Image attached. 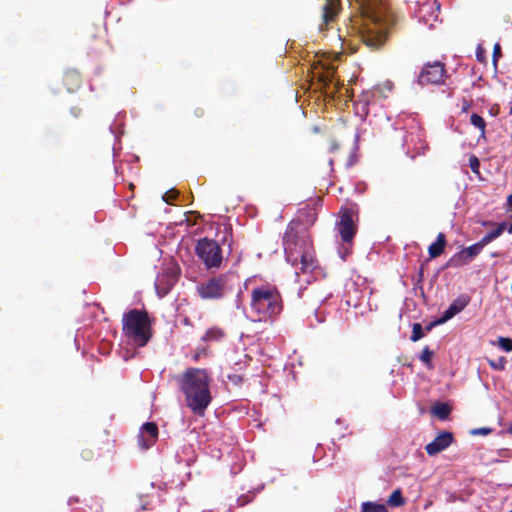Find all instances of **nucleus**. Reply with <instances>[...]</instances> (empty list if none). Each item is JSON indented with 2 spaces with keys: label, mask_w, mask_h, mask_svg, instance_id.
Here are the masks:
<instances>
[{
  "label": "nucleus",
  "mask_w": 512,
  "mask_h": 512,
  "mask_svg": "<svg viewBox=\"0 0 512 512\" xmlns=\"http://www.w3.org/2000/svg\"><path fill=\"white\" fill-rule=\"evenodd\" d=\"M362 512H388L385 505L374 502H364L361 506Z\"/></svg>",
  "instance_id": "25"
},
{
  "label": "nucleus",
  "mask_w": 512,
  "mask_h": 512,
  "mask_svg": "<svg viewBox=\"0 0 512 512\" xmlns=\"http://www.w3.org/2000/svg\"><path fill=\"white\" fill-rule=\"evenodd\" d=\"M339 1L338 0H326L323 6L322 20L325 25L332 22L338 13Z\"/></svg>",
  "instance_id": "18"
},
{
  "label": "nucleus",
  "mask_w": 512,
  "mask_h": 512,
  "mask_svg": "<svg viewBox=\"0 0 512 512\" xmlns=\"http://www.w3.org/2000/svg\"><path fill=\"white\" fill-rule=\"evenodd\" d=\"M336 230L343 242L349 243L354 238L357 228L348 210L341 214Z\"/></svg>",
  "instance_id": "13"
},
{
  "label": "nucleus",
  "mask_w": 512,
  "mask_h": 512,
  "mask_svg": "<svg viewBox=\"0 0 512 512\" xmlns=\"http://www.w3.org/2000/svg\"><path fill=\"white\" fill-rule=\"evenodd\" d=\"M507 204L512 207V194L508 196L507 198Z\"/></svg>",
  "instance_id": "43"
},
{
  "label": "nucleus",
  "mask_w": 512,
  "mask_h": 512,
  "mask_svg": "<svg viewBox=\"0 0 512 512\" xmlns=\"http://www.w3.org/2000/svg\"><path fill=\"white\" fill-rule=\"evenodd\" d=\"M470 123L480 131V136L484 138L486 134V122L484 118L476 113H472Z\"/></svg>",
  "instance_id": "24"
},
{
  "label": "nucleus",
  "mask_w": 512,
  "mask_h": 512,
  "mask_svg": "<svg viewBox=\"0 0 512 512\" xmlns=\"http://www.w3.org/2000/svg\"><path fill=\"white\" fill-rule=\"evenodd\" d=\"M317 214L314 208H306L300 211L298 218L295 221H299L304 228L308 231V226H311L316 221Z\"/></svg>",
  "instance_id": "20"
},
{
  "label": "nucleus",
  "mask_w": 512,
  "mask_h": 512,
  "mask_svg": "<svg viewBox=\"0 0 512 512\" xmlns=\"http://www.w3.org/2000/svg\"><path fill=\"white\" fill-rule=\"evenodd\" d=\"M393 85L391 82L376 85L369 90L363 91L358 97V104H362V109L365 110L371 105H375L383 99L388 97L392 91Z\"/></svg>",
  "instance_id": "10"
},
{
  "label": "nucleus",
  "mask_w": 512,
  "mask_h": 512,
  "mask_svg": "<svg viewBox=\"0 0 512 512\" xmlns=\"http://www.w3.org/2000/svg\"><path fill=\"white\" fill-rule=\"evenodd\" d=\"M510 112L512 113V107H511V111Z\"/></svg>",
  "instance_id": "51"
},
{
  "label": "nucleus",
  "mask_w": 512,
  "mask_h": 512,
  "mask_svg": "<svg viewBox=\"0 0 512 512\" xmlns=\"http://www.w3.org/2000/svg\"><path fill=\"white\" fill-rule=\"evenodd\" d=\"M197 293L202 299H220L224 293V277L214 276L197 286Z\"/></svg>",
  "instance_id": "11"
},
{
  "label": "nucleus",
  "mask_w": 512,
  "mask_h": 512,
  "mask_svg": "<svg viewBox=\"0 0 512 512\" xmlns=\"http://www.w3.org/2000/svg\"><path fill=\"white\" fill-rule=\"evenodd\" d=\"M235 458L237 461L231 466L232 474H237L239 471H241L244 465L243 456L239 451L235 452Z\"/></svg>",
  "instance_id": "29"
},
{
  "label": "nucleus",
  "mask_w": 512,
  "mask_h": 512,
  "mask_svg": "<svg viewBox=\"0 0 512 512\" xmlns=\"http://www.w3.org/2000/svg\"><path fill=\"white\" fill-rule=\"evenodd\" d=\"M223 337L222 329L218 327H211L207 329L205 334L202 336V340L205 342H218Z\"/></svg>",
  "instance_id": "23"
},
{
  "label": "nucleus",
  "mask_w": 512,
  "mask_h": 512,
  "mask_svg": "<svg viewBox=\"0 0 512 512\" xmlns=\"http://www.w3.org/2000/svg\"><path fill=\"white\" fill-rule=\"evenodd\" d=\"M470 302L468 295H460L450 304L447 310L444 311L442 316L437 320L436 324H443L460 313Z\"/></svg>",
  "instance_id": "15"
},
{
  "label": "nucleus",
  "mask_w": 512,
  "mask_h": 512,
  "mask_svg": "<svg viewBox=\"0 0 512 512\" xmlns=\"http://www.w3.org/2000/svg\"><path fill=\"white\" fill-rule=\"evenodd\" d=\"M63 83L69 92L76 91L82 84L81 74L76 70H68L63 76Z\"/></svg>",
  "instance_id": "17"
},
{
  "label": "nucleus",
  "mask_w": 512,
  "mask_h": 512,
  "mask_svg": "<svg viewBox=\"0 0 512 512\" xmlns=\"http://www.w3.org/2000/svg\"><path fill=\"white\" fill-rule=\"evenodd\" d=\"M228 246H229V252H230V253H232V252H233V243H232V242H230V243L228 244Z\"/></svg>",
  "instance_id": "44"
},
{
  "label": "nucleus",
  "mask_w": 512,
  "mask_h": 512,
  "mask_svg": "<svg viewBox=\"0 0 512 512\" xmlns=\"http://www.w3.org/2000/svg\"><path fill=\"white\" fill-rule=\"evenodd\" d=\"M483 247L479 242L462 249L461 251L454 254L449 261L447 262V266H463L468 264L471 260H473L476 256H478Z\"/></svg>",
  "instance_id": "12"
},
{
  "label": "nucleus",
  "mask_w": 512,
  "mask_h": 512,
  "mask_svg": "<svg viewBox=\"0 0 512 512\" xmlns=\"http://www.w3.org/2000/svg\"><path fill=\"white\" fill-rule=\"evenodd\" d=\"M489 366L496 371H503L506 368L507 360L505 357H499L496 360L488 359Z\"/></svg>",
  "instance_id": "27"
},
{
  "label": "nucleus",
  "mask_w": 512,
  "mask_h": 512,
  "mask_svg": "<svg viewBox=\"0 0 512 512\" xmlns=\"http://www.w3.org/2000/svg\"><path fill=\"white\" fill-rule=\"evenodd\" d=\"M439 11L440 3L437 0H418L413 15L420 24L432 29L435 23L440 22Z\"/></svg>",
  "instance_id": "8"
},
{
  "label": "nucleus",
  "mask_w": 512,
  "mask_h": 512,
  "mask_svg": "<svg viewBox=\"0 0 512 512\" xmlns=\"http://www.w3.org/2000/svg\"><path fill=\"white\" fill-rule=\"evenodd\" d=\"M228 378L230 381H232L235 384H238L239 382L242 381V378L238 375H233V376L229 375Z\"/></svg>",
  "instance_id": "39"
},
{
  "label": "nucleus",
  "mask_w": 512,
  "mask_h": 512,
  "mask_svg": "<svg viewBox=\"0 0 512 512\" xmlns=\"http://www.w3.org/2000/svg\"><path fill=\"white\" fill-rule=\"evenodd\" d=\"M388 504L393 507H399L404 504V498L399 489L393 491L388 499Z\"/></svg>",
  "instance_id": "26"
},
{
  "label": "nucleus",
  "mask_w": 512,
  "mask_h": 512,
  "mask_svg": "<svg viewBox=\"0 0 512 512\" xmlns=\"http://www.w3.org/2000/svg\"><path fill=\"white\" fill-rule=\"evenodd\" d=\"M453 440L454 437L451 432L443 431L426 445L425 450L429 456H434L448 448L453 443Z\"/></svg>",
  "instance_id": "14"
},
{
  "label": "nucleus",
  "mask_w": 512,
  "mask_h": 512,
  "mask_svg": "<svg viewBox=\"0 0 512 512\" xmlns=\"http://www.w3.org/2000/svg\"><path fill=\"white\" fill-rule=\"evenodd\" d=\"M179 386L185 395L187 406L194 413L202 414L211 401L207 372L188 368L179 378Z\"/></svg>",
  "instance_id": "3"
},
{
  "label": "nucleus",
  "mask_w": 512,
  "mask_h": 512,
  "mask_svg": "<svg viewBox=\"0 0 512 512\" xmlns=\"http://www.w3.org/2000/svg\"><path fill=\"white\" fill-rule=\"evenodd\" d=\"M140 435H148L149 441L144 444V450L152 447L158 438V426L154 422L144 423L139 432Z\"/></svg>",
  "instance_id": "16"
},
{
  "label": "nucleus",
  "mask_w": 512,
  "mask_h": 512,
  "mask_svg": "<svg viewBox=\"0 0 512 512\" xmlns=\"http://www.w3.org/2000/svg\"><path fill=\"white\" fill-rule=\"evenodd\" d=\"M445 246H446L445 234L439 233L437 235L436 241L428 247V253H429L430 258H436V257L440 256L444 252Z\"/></svg>",
  "instance_id": "19"
},
{
  "label": "nucleus",
  "mask_w": 512,
  "mask_h": 512,
  "mask_svg": "<svg viewBox=\"0 0 512 512\" xmlns=\"http://www.w3.org/2000/svg\"><path fill=\"white\" fill-rule=\"evenodd\" d=\"M146 441H149L148 435H140L138 434V444L141 449H144V444Z\"/></svg>",
  "instance_id": "37"
},
{
  "label": "nucleus",
  "mask_w": 512,
  "mask_h": 512,
  "mask_svg": "<svg viewBox=\"0 0 512 512\" xmlns=\"http://www.w3.org/2000/svg\"><path fill=\"white\" fill-rule=\"evenodd\" d=\"M122 331L136 346L144 347L152 337L151 321L147 311L131 309L124 313Z\"/></svg>",
  "instance_id": "6"
},
{
  "label": "nucleus",
  "mask_w": 512,
  "mask_h": 512,
  "mask_svg": "<svg viewBox=\"0 0 512 512\" xmlns=\"http://www.w3.org/2000/svg\"><path fill=\"white\" fill-rule=\"evenodd\" d=\"M225 231H226V234L228 233V228L226 227L225 228ZM228 241V239L226 238V242Z\"/></svg>",
  "instance_id": "49"
},
{
  "label": "nucleus",
  "mask_w": 512,
  "mask_h": 512,
  "mask_svg": "<svg viewBox=\"0 0 512 512\" xmlns=\"http://www.w3.org/2000/svg\"><path fill=\"white\" fill-rule=\"evenodd\" d=\"M500 56H501V47L498 43H496L493 47V62L495 64Z\"/></svg>",
  "instance_id": "36"
},
{
  "label": "nucleus",
  "mask_w": 512,
  "mask_h": 512,
  "mask_svg": "<svg viewBox=\"0 0 512 512\" xmlns=\"http://www.w3.org/2000/svg\"><path fill=\"white\" fill-rule=\"evenodd\" d=\"M492 432V429L491 428H487V427H482V428H476V429H473L471 431V434L472 435H488Z\"/></svg>",
  "instance_id": "34"
},
{
  "label": "nucleus",
  "mask_w": 512,
  "mask_h": 512,
  "mask_svg": "<svg viewBox=\"0 0 512 512\" xmlns=\"http://www.w3.org/2000/svg\"><path fill=\"white\" fill-rule=\"evenodd\" d=\"M231 291H233L235 293V303H236V307L239 308L242 306V300H240V295L242 294V290H241V283H240V279L237 277V283L235 285L234 288H231L230 289Z\"/></svg>",
  "instance_id": "31"
},
{
  "label": "nucleus",
  "mask_w": 512,
  "mask_h": 512,
  "mask_svg": "<svg viewBox=\"0 0 512 512\" xmlns=\"http://www.w3.org/2000/svg\"><path fill=\"white\" fill-rule=\"evenodd\" d=\"M423 337H424V332H423L422 325L420 323H414L413 328H412V335H411L410 339L413 342H416Z\"/></svg>",
  "instance_id": "28"
},
{
  "label": "nucleus",
  "mask_w": 512,
  "mask_h": 512,
  "mask_svg": "<svg viewBox=\"0 0 512 512\" xmlns=\"http://www.w3.org/2000/svg\"><path fill=\"white\" fill-rule=\"evenodd\" d=\"M447 77L445 64L440 61L428 62L423 65L417 81L421 86L441 85Z\"/></svg>",
  "instance_id": "9"
},
{
  "label": "nucleus",
  "mask_w": 512,
  "mask_h": 512,
  "mask_svg": "<svg viewBox=\"0 0 512 512\" xmlns=\"http://www.w3.org/2000/svg\"><path fill=\"white\" fill-rule=\"evenodd\" d=\"M469 166L471 168V170L474 172V173H478L479 172V167H480V162L478 160V158L474 155H471L470 158H469Z\"/></svg>",
  "instance_id": "33"
},
{
  "label": "nucleus",
  "mask_w": 512,
  "mask_h": 512,
  "mask_svg": "<svg viewBox=\"0 0 512 512\" xmlns=\"http://www.w3.org/2000/svg\"><path fill=\"white\" fill-rule=\"evenodd\" d=\"M395 130L403 131V147L411 159L425 153L428 145L425 141L424 132L414 116L399 115L395 121Z\"/></svg>",
  "instance_id": "5"
},
{
  "label": "nucleus",
  "mask_w": 512,
  "mask_h": 512,
  "mask_svg": "<svg viewBox=\"0 0 512 512\" xmlns=\"http://www.w3.org/2000/svg\"><path fill=\"white\" fill-rule=\"evenodd\" d=\"M283 246L287 262L299 273H312L318 268L315 252L309 232L298 221H291L283 237Z\"/></svg>",
  "instance_id": "2"
},
{
  "label": "nucleus",
  "mask_w": 512,
  "mask_h": 512,
  "mask_svg": "<svg viewBox=\"0 0 512 512\" xmlns=\"http://www.w3.org/2000/svg\"><path fill=\"white\" fill-rule=\"evenodd\" d=\"M432 356L433 352L428 347H425L421 352L420 360L427 366H430Z\"/></svg>",
  "instance_id": "32"
},
{
  "label": "nucleus",
  "mask_w": 512,
  "mask_h": 512,
  "mask_svg": "<svg viewBox=\"0 0 512 512\" xmlns=\"http://www.w3.org/2000/svg\"><path fill=\"white\" fill-rule=\"evenodd\" d=\"M362 13L359 34L371 49H379L386 40L388 28L393 23L386 0H357Z\"/></svg>",
  "instance_id": "1"
},
{
  "label": "nucleus",
  "mask_w": 512,
  "mask_h": 512,
  "mask_svg": "<svg viewBox=\"0 0 512 512\" xmlns=\"http://www.w3.org/2000/svg\"><path fill=\"white\" fill-rule=\"evenodd\" d=\"M195 115L198 116V117L202 116L203 115V110L202 109L195 110Z\"/></svg>",
  "instance_id": "41"
},
{
  "label": "nucleus",
  "mask_w": 512,
  "mask_h": 512,
  "mask_svg": "<svg viewBox=\"0 0 512 512\" xmlns=\"http://www.w3.org/2000/svg\"><path fill=\"white\" fill-rule=\"evenodd\" d=\"M332 79H333V73L332 72H331V77L330 78H328V75L325 76V82L329 81V83H331L333 81Z\"/></svg>",
  "instance_id": "42"
},
{
  "label": "nucleus",
  "mask_w": 512,
  "mask_h": 512,
  "mask_svg": "<svg viewBox=\"0 0 512 512\" xmlns=\"http://www.w3.org/2000/svg\"><path fill=\"white\" fill-rule=\"evenodd\" d=\"M483 225L484 226H491V225H493V223L492 222H483Z\"/></svg>",
  "instance_id": "45"
},
{
  "label": "nucleus",
  "mask_w": 512,
  "mask_h": 512,
  "mask_svg": "<svg viewBox=\"0 0 512 512\" xmlns=\"http://www.w3.org/2000/svg\"><path fill=\"white\" fill-rule=\"evenodd\" d=\"M239 260H240V256H239V255H237V256H236V258H235V263H238V262H239Z\"/></svg>",
  "instance_id": "46"
},
{
  "label": "nucleus",
  "mask_w": 512,
  "mask_h": 512,
  "mask_svg": "<svg viewBox=\"0 0 512 512\" xmlns=\"http://www.w3.org/2000/svg\"><path fill=\"white\" fill-rule=\"evenodd\" d=\"M252 498L253 497L251 495L247 494V495L240 496L239 498H237L236 501H237L238 506H243V505L251 502Z\"/></svg>",
  "instance_id": "35"
},
{
  "label": "nucleus",
  "mask_w": 512,
  "mask_h": 512,
  "mask_svg": "<svg viewBox=\"0 0 512 512\" xmlns=\"http://www.w3.org/2000/svg\"><path fill=\"white\" fill-rule=\"evenodd\" d=\"M433 324H430L429 326L426 327L427 331H430V329L432 328Z\"/></svg>",
  "instance_id": "47"
},
{
  "label": "nucleus",
  "mask_w": 512,
  "mask_h": 512,
  "mask_svg": "<svg viewBox=\"0 0 512 512\" xmlns=\"http://www.w3.org/2000/svg\"><path fill=\"white\" fill-rule=\"evenodd\" d=\"M339 149V144L336 140H331L330 141V146H329V151L330 152H335Z\"/></svg>",
  "instance_id": "38"
},
{
  "label": "nucleus",
  "mask_w": 512,
  "mask_h": 512,
  "mask_svg": "<svg viewBox=\"0 0 512 512\" xmlns=\"http://www.w3.org/2000/svg\"><path fill=\"white\" fill-rule=\"evenodd\" d=\"M327 297L320 298L321 301H325Z\"/></svg>",
  "instance_id": "50"
},
{
  "label": "nucleus",
  "mask_w": 512,
  "mask_h": 512,
  "mask_svg": "<svg viewBox=\"0 0 512 512\" xmlns=\"http://www.w3.org/2000/svg\"><path fill=\"white\" fill-rule=\"evenodd\" d=\"M432 413L440 420H446L451 413V408L446 403H436L432 408Z\"/></svg>",
  "instance_id": "22"
},
{
  "label": "nucleus",
  "mask_w": 512,
  "mask_h": 512,
  "mask_svg": "<svg viewBox=\"0 0 512 512\" xmlns=\"http://www.w3.org/2000/svg\"><path fill=\"white\" fill-rule=\"evenodd\" d=\"M250 309L254 321H268L276 318L283 309L281 295L276 286L263 284L251 292Z\"/></svg>",
  "instance_id": "4"
},
{
  "label": "nucleus",
  "mask_w": 512,
  "mask_h": 512,
  "mask_svg": "<svg viewBox=\"0 0 512 512\" xmlns=\"http://www.w3.org/2000/svg\"><path fill=\"white\" fill-rule=\"evenodd\" d=\"M195 252L207 269L217 268L222 262L221 246L214 240L203 238L198 240Z\"/></svg>",
  "instance_id": "7"
},
{
  "label": "nucleus",
  "mask_w": 512,
  "mask_h": 512,
  "mask_svg": "<svg viewBox=\"0 0 512 512\" xmlns=\"http://www.w3.org/2000/svg\"><path fill=\"white\" fill-rule=\"evenodd\" d=\"M71 113L75 116V117H78L80 114H81V109L78 108V107H74L71 109Z\"/></svg>",
  "instance_id": "40"
},
{
  "label": "nucleus",
  "mask_w": 512,
  "mask_h": 512,
  "mask_svg": "<svg viewBox=\"0 0 512 512\" xmlns=\"http://www.w3.org/2000/svg\"><path fill=\"white\" fill-rule=\"evenodd\" d=\"M507 224L505 222L497 224V227L488 232L484 237H482L478 242L484 248L487 244L498 238L506 229Z\"/></svg>",
  "instance_id": "21"
},
{
  "label": "nucleus",
  "mask_w": 512,
  "mask_h": 512,
  "mask_svg": "<svg viewBox=\"0 0 512 512\" xmlns=\"http://www.w3.org/2000/svg\"><path fill=\"white\" fill-rule=\"evenodd\" d=\"M508 432H509L510 434H512V424H511V425H510V427L508 428Z\"/></svg>",
  "instance_id": "48"
},
{
  "label": "nucleus",
  "mask_w": 512,
  "mask_h": 512,
  "mask_svg": "<svg viewBox=\"0 0 512 512\" xmlns=\"http://www.w3.org/2000/svg\"><path fill=\"white\" fill-rule=\"evenodd\" d=\"M510 512H512V511H510Z\"/></svg>",
  "instance_id": "52"
},
{
  "label": "nucleus",
  "mask_w": 512,
  "mask_h": 512,
  "mask_svg": "<svg viewBox=\"0 0 512 512\" xmlns=\"http://www.w3.org/2000/svg\"><path fill=\"white\" fill-rule=\"evenodd\" d=\"M498 346L503 349L505 352L512 351V339L508 337H499L498 338Z\"/></svg>",
  "instance_id": "30"
}]
</instances>
